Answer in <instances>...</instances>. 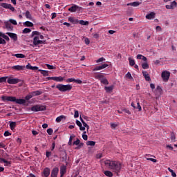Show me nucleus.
<instances>
[{
  "mask_svg": "<svg viewBox=\"0 0 177 177\" xmlns=\"http://www.w3.org/2000/svg\"><path fill=\"white\" fill-rule=\"evenodd\" d=\"M106 67H109V64H103L100 66H95L93 69V71H99L100 70H104V68H106Z\"/></svg>",
  "mask_w": 177,
  "mask_h": 177,
  "instance_id": "obj_11",
  "label": "nucleus"
},
{
  "mask_svg": "<svg viewBox=\"0 0 177 177\" xmlns=\"http://www.w3.org/2000/svg\"><path fill=\"white\" fill-rule=\"evenodd\" d=\"M136 109H138V111H142V106L139 102L137 103V107Z\"/></svg>",
  "mask_w": 177,
  "mask_h": 177,
  "instance_id": "obj_55",
  "label": "nucleus"
},
{
  "mask_svg": "<svg viewBox=\"0 0 177 177\" xmlns=\"http://www.w3.org/2000/svg\"><path fill=\"white\" fill-rule=\"evenodd\" d=\"M31 111L37 113L38 111H45L46 110V106L42 104H36L30 108Z\"/></svg>",
  "mask_w": 177,
  "mask_h": 177,
  "instance_id": "obj_4",
  "label": "nucleus"
},
{
  "mask_svg": "<svg viewBox=\"0 0 177 177\" xmlns=\"http://www.w3.org/2000/svg\"><path fill=\"white\" fill-rule=\"evenodd\" d=\"M40 34L41 33L39 32H38V31H33L32 32V37H34L35 35H36V37H39Z\"/></svg>",
  "mask_w": 177,
  "mask_h": 177,
  "instance_id": "obj_45",
  "label": "nucleus"
},
{
  "mask_svg": "<svg viewBox=\"0 0 177 177\" xmlns=\"http://www.w3.org/2000/svg\"><path fill=\"white\" fill-rule=\"evenodd\" d=\"M145 17L148 20H151V19H154V17H156V13L153 12H151L149 14H147Z\"/></svg>",
  "mask_w": 177,
  "mask_h": 177,
  "instance_id": "obj_21",
  "label": "nucleus"
},
{
  "mask_svg": "<svg viewBox=\"0 0 177 177\" xmlns=\"http://www.w3.org/2000/svg\"><path fill=\"white\" fill-rule=\"evenodd\" d=\"M50 156H52V152L47 151L46 152V157L47 158H49V157H50Z\"/></svg>",
  "mask_w": 177,
  "mask_h": 177,
  "instance_id": "obj_53",
  "label": "nucleus"
},
{
  "mask_svg": "<svg viewBox=\"0 0 177 177\" xmlns=\"http://www.w3.org/2000/svg\"><path fill=\"white\" fill-rule=\"evenodd\" d=\"M4 24L8 31H13V26H12V24L9 22V21L4 22Z\"/></svg>",
  "mask_w": 177,
  "mask_h": 177,
  "instance_id": "obj_17",
  "label": "nucleus"
},
{
  "mask_svg": "<svg viewBox=\"0 0 177 177\" xmlns=\"http://www.w3.org/2000/svg\"><path fill=\"white\" fill-rule=\"evenodd\" d=\"M82 138L84 139V140H88V135L83 134L82 135Z\"/></svg>",
  "mask_w": 177,
  "mask_h": 177,
  "instance_id": "obj_64",
  "label": "nucleus"
},
{
  "mask_svg": "<svg viewBox=\"0 0 177 177\" xmlns=\"http://www.w3.org/2000/svg\"><path fill=\"white\" fill-rule=\"evenodd\" d=\"M10 135H12V133H10V132L6 131L4 132V136L8 137V136H10Z\"/></svg>",
  "mask_w": 177,
  "mask_h": 177,
  "instance_id": "obj_59",
  "label": "nucleus"
},
{
  "mask_svg": "<svg viewBox=\"0 0 177 177\" xmlns=\"http://www.w3.org/2000/svg\"><path fill=\"white\" fill-rule=\"evenodd\" d=\"M95 80L100 81L101 84H103L104 85H109V80L104 75H103V74H96L95 75Z\"/></svg>",
  "mask_w": 177,
  "mask_h": 177,
  "instance_id": "obj_5",
  "label": "nucleus"
},
{
  "mask_svg": "<svg viewBox=\"0 0 177 177\" xmlns=\"http://www.w3.org/2000/svg\"><path fill=\"white\" fill-rule=\"evenodd\" d=\"M57 89H59L60 92H67V91H71L73 86L70 84H58L56 86Z\"/></svg>",
  "mask_w": 177,
  "mask_h": 177,
  "instance_id": "obj_3",
  "label": "nucleus"
},
{
  "mask_svg": "<svg viewBox=\"0 0 177 177\" xmlns=\"http://www.w3.org/2000/svg\"><path fill=\"white\" fill-rule=\"evenodd\" d=\"M47 68H48V70H55L56 67L53 66V65H50L48 64H46Z\"/></svg>",
  "mask_w": 177,
  "mask_h": 177,
  "instance_id": "obj_38",
  "label": "nucleus"
},
{
  "mask_svg": "<svg viewBox=\"0 0 177 177\" xmlns=\"http://www.w3.org/2000/svg\"><path fill=\"white\" fill-rule=\"evenodd\" d=\"M96 145V142L95 141H88L86 142L87 146H95Z\"/></svg>",
  "mask_w": 177,
  "mask_h": 177,
  "instance_id": "obj_40",
  "label": "nucleus"
},
{
  "mask_svg": "<svg viewBox=\"0 0 177 177\" xmlns=\"http://www.w3.org/2000/svg\"><path fill=\"white\" fill-rule=\"evenodd\" d=\"M170 138H171V140H172V142H175V139H176V136H175V133H171Z\"/></svg>",
  "mask_w": 177,
  "mask_h": 177,
  "instance_id": "obj_39",
  "label": "nucleus"
},
{
  "mask_svg": "<svg viewBox=\"0 0 177 177\" xmlns=\"http://www.w3.org/2000/svg\"><path fill=\"white\" fill-rule=\"evenodd\" d=\"M24 26L25 27H34V24L32 22L26 21V22L24 23Z\"/></svg>",
  "mask_w": 177,
  "mask_h": 177,
  "instance_id": "obj_25",
  "label": "nucleus"
},
{
  "mask_svg": "<svg viewBox=\"0 0 177 177\" xmlns=\"http://www.w3.org/2000/svg\"><path fill=\"white\" fill-rule=\"evenodd\" d=\"M168 171H169V172H171V176H173V177H176V173H175V171H174V170H172V169H171V168H168Z\"/></svg>",
  "mask_w": 177,
  "mask_h": 177,
  "instance_id": "obj_41",
  "label": "nucleus"
},
{
  "mask_svg": "<svg viewBox=\"0 0 177 177\" xmlns=\"http://www.w3.org/2000/svg\"><path fill=\"white\" fill-rule=\"evenodd\" d=\"M59 174V168L58 167H55L51 171V177H57V174Z\"/></svg>",
  "mask_w": 177,
  "mask_h": 177,
  "instance_id": "obj_16",
  "label": "nucleus"
},
{
  "mask_svg": "<svg viewBox=\"0 0 177 177\" xmlns=\"http://www.w3.org/2000/svg\"><path fill=\"white\" fill-rule=\"evenodd\" d=\"M126 78H128L129 80H133V77H132V75H131L130 72H128L126 74Z\"/></svg>",
  "mask_w": 177,
  "mask_h": 177,
  "instance_id": "obj_42",
  "label": "nucleus"
},
{
  "mask_svg": "<svg viewBox=\"0 0 177 177\" xmlns=\"http://www.w3.org/2000/svg\"><path fill=\"white\" fill-rule=\"evenodd\" d=\"M8 84H19L20 82V80L17 78H13L12 77H8L7 80Z\"/></svg>",
  "mask_w": 177,
  "mask_h": 177,
  "instance_id": "obj_9",
  "label": "nucleus"
},
{
  "mask_svg": "<svg viewBox=\"0 0 177 177\" xmlns=\"http://www.w3.org/2000/svg\"><path fill=\"white\" fill-rule=\"evenodd\" d=\"M80 142H81V140H80V139L77 138V140L73 142V145L75 146H79Z\"/></svg>",
  "mask_w": 177,
  "mask_h": 177,
  "instance_id": "obj_49",
  "label": "nucleus"
},
{
  "mask_svg": "<svg viewBox=\"0 0 177 177\" xmlns=\"http://www.w3.org/2000/svg\"><path fill=\"white\" fill-rule=\"evenodd\" d=\"M128 60H129V66H131V67H133V66L135 65V60L133 59L131 57H129Z\"/></svg>",
  "mask_w": 177,
  "mask_h": 177,
  "instance_id": "obj_30",
  "label": "nucleus"
},
{
  "mask_svg": "<svg viewBox=\"0 0 177 177\" xmlns=\"http://www.w3.org/2000/svg\"><path fill=\"white\" fill-rule=\"evenodd\" d=\"M46 41L39 40V36H35L33 38V45L34 46H38V45H45Z\"/></svg>",
  "mask_w": 177,
  "mask_h": 177,
  "instance_id": "obj_6",
  "label": "nucleus"
},
{
  "mask_svg": "<svg viewBox=\"0 0 177 177\" xmlns=\"http://www.w3.org/2000/svg\"><path fill=\"white\" fill-rule=\"evenodd\" d=\"M104 175H106V176H108V177H113V172L109 171V170H106L104 172Z\"/></svg>",
  "mask_w": 177,
  "mask_h": 177,
  "instance_id": "obj_31",
  "label": "nucleus"
},
{
  "mask_svg": "<svg viewBox=\"0 0 177 177\" xmlns=\"http://www.w3.org/2000/svg\"><path fill=\"white\" fill-rule=\"evenodd\" d=\"M140 5V3H139V1H134L133 3H127V6L137 7V6H139Z\"/></svg>",
  "mask_w": 177,
  "mask_h": 177,
  "instance_id": "obj_27",
  "label": "nucleus"
},
{
  "mask_svg": "<svg viewBox=\"0 0 177 177\" xmlns=\"http://www.w3.org/2000/svg\"><path fill=\"white\" fill-rule=\"evenodd\" d=\"M104 60H106V59H104V57H101L100 59H98L97 61H96V63H100L102 62H104Z\"/></svg>",
  "mask_w": 177,
  "mask_h": 177,
  "instance_id": "obj_54",
  "label": "nucleus"
},
{
  "mask_svg": "<svg viewBox=\"0 0 177 177\" xmlns=\"http://www.w3.org/2000/svg\"><path fill=\"white\" fill-rule=\"evenodd\" d=\"M6 80H8V77H0V84H1L2 82H6Z\"/></svg>",
  "mask_w": 177,
  "mask_h": 177,
  "instance_id": "obj_44",
  "label": "nucleus"
},
{
  "mask_svg": "<svg viewBox=\"0 0 177 177\" xmlns=\"http://www.w3.org/2000/svg\"><path fill=\"white\" fill-rule=\"evenodd\" d=\"M10 128L12 131H13V129H15V128H16V122H11L10 123Z\"/></svg>",
  "mask_w": 177,
  "mask_h": 177,
  "instance_id": "obj_32",
  "label": "nucleus"
},
{
  "mask_svg": "<svg viewBox=\"0 0 177 177\" xmlns=\"http://www.w3.org/2000/svg\"><path fill=\"white\" fill-rule=\"evenodd\" d=\"M113 89H114V85H111L109 86H104V90L106 91V93H111Z\"/></svg>",
  "mask_w": 177,
  "mask_h": 177,
  "instance_id": "obj_20",
  "label": "nucleus"
},
{
  "mask_svg": "<svg viewBox=\"0 0 177 177\" xmlns=\"http://www.w3.org/2000/svg\"><path fill=\"white\" fill-rule=\"evenodd\" d=\"M50 175V169H49V167L44 168L42 172V176L48 177Z\"/></svg>",
  "mask_w": 177,
  "mask_h": 177,
  "instance_id": "obj_15",
  "label": "nucleus"
},
{
  "mask_svg": "<svg viewBox=\"0 0 177 177\" xmlns=\"http://www.w3.org/2000/svg\"><path fill=\"white\" fill-rule=\"evenodd\" d=\"M47 133H48L49 135H52V133H53V129H47Z\"/></svg>",
  "mask_w": 177,
  "mask_h": 177,
  "instance_id": "obj_58",
  "label": "nucleus"
},
{
  "mask_svg": "<svg viewBox=\"0 0 177 177\" xmlns=\"http://www.w3.org/2000/svg\"><path fill=\"white\" fill-rule=\"evenodd\" d=\"M79 117H80V113L77 110L75 111L74 118H78Z\"/></svg>",
  "mask_w": 177,
  "mask_h": 177,
  "instance_id": "obj_51",
  "label": "nucleus"
},
{
  "mask_svg": "<svg viewBox=\"0 0 177 177\" xmlns=\"http://www.w3.org/2000/svg\"><path fill=\"white\" fill-rule=\"evenodd\" d=\"M177 7L176 1H173L170 3V5H166V9H175Z\"/></svg>",
  "mask_w": 177,
  "mask_h": 177,
  "instance_id": "obj_14",
  "label": "nucleus"
},
{
  "mask_svg": "<svg viewBox=\"0 0 177 177\" xmlns=\"http://www.w3.org/2000/svg\"><path fill=\"white\" fill-rule=\"evenodd\" d=\"M0 162H4V164H10V162L6 160V159L2 158V156H0Z\"/></svg>",
  "mask_w": 177,
  "mask_h": 177,
  "instance_id": "obj_33",
  "label": "nucleus"
},
{
  "mask_svg": "<svg viewBox=\"0 0 177 177\" xmlns=\"http://www.w3.org/2000/svg\"><path fill=\"white\" fill-rule=\"evenodd\" d=\"M22 32L23 34H28L31 32V29L26 28L23 30Z\"/></svg>",
  "mask_w": 177,
  "mask_h": 177,
  "instance_id": "obj_36",
  "label": "nucleus"
},
{
  "mask_svg": "<svg viewBox=\"0 0 177 177\" xmlns=\"http://www.w3.org/2000/svg\"><path fill=\"white\" fill-rule=\"evenodd\" d=\"M39 71L41 72V74H42L44 77H48V75H49L48 71H44V70L39 69Z\"/></svg>",
  "mask_w": 177,
  "mask_h": 177,
  "instance_id": "obj_29",
  "label": "nucleus"
},
{
  "mask_svg": "<svg viewBox=\"0 0 177 177\" xmlns=\"http://www.w3.org/2000/svg\"><path fill=\"white\" fill-rule=\"evenodd\" d=\"M82 146H84V143H82V142H80L79 143V146H77V147H76L75 148V150H80V149H81L82 147Z\"/></svg>",
  "mask_w": 177,
  "mask_h": 177,
  "instance_id": "obj_47",
  "label": "nucleus"
},
{
  "mask_svg": "<svg viewBox=\"0 0 177 177\" xmlns=\"http://www.w3.org/2000/svg\"><path fill=\"white\" fill-rule=\"evenodd\" d=\"M75 79H74V78H68V79H67L66 80V82H75Z\"/></svg>",
  "mask_w": 177,
  "mask_h": 177,
  "instance_id": "obj_57",
  "label": "nucleus"
},
{
  "mask_svg": "<svg viewBox=\"0 0 177 177\" xmlns=\"http://www.w3.org/2000/svg\"><path fill=\"white\" fill-rule=\"evenodd\" d=\"M161 77L165 82H167L168 80H169V77H171V73L168 71H164L162 72Z\"/></svg>",
  "mask_w": 177,
  "mask_h": 177,
  "instance_id": "obj_7",
  "label": "nucleus"
},
{
  "mask_svg": "<svg viewBox=\"0 0 177 177\" xmlns=\"http://www.w3.org/2000/svg\"><path fill=\"white\" fill-rule=\"evenodd\" d=\"M8 21L10 23V24H13V26H17V21L15 19H10Z\"/></svg>",
  "mask_w": 177,
  "mask_h": 177,
  "instance_id": "obj_37",
  "label": "nucleus"
},
{
  "mask_svg": "<svg viewBox=\"0 0 177 177\" xmlns=\"http://www.w3.org/2000/svg\"><path fill=\"white\" fill-rule=\"evenodd\" d=\"M0 45H6V40L2 37H0Z\"/></svg>",
  "mask_w": 177,
  "mask_h": 177,
  "instance_id": "obj_43",
  "label": "nucleus"
},
{
  "mask_svg": "<svg viewBox=\"0 0 177 177\" xmlns=\"http://www.w3.org/2000/svg\"><path fill=\"white\" fill-rule=\"evenodd\" d=\"M12 56H15L17 59H24L26 57L24 54H12Z\"/></svg>",
  "mask_w": 177,
  "mask_h": 177,
  "instance_id": "obj_26",
  "label": "nucleus"
},
{
  "mask_svg": "<svg viewBox=\"0 0 177 177\" xmlns=\"http://www.w3.org/2000/svg\"><path fill=\"white\" fill-rule=\"evenodd\" d=\"M25 16L26 19H28V20H32V16L31 15L30 11L27 10L25 13Z\"/></svg>",
  "mask_w": 177,
  "mask_h": 177,
  "instance_id": "obj_28",
  "label": "nucleus"
},
{
  "mask_svg": "<svg viewBox=\"0 0 177 177\" xmlns=\"http://www.w3.org/2000/svg\"><path fill=\"white\" fill-rule=\"evenodd\" d=\"M142 67L144 70H147V68H149V64H147V62H144L142 64Z\"/></svg>",
  "mask_w": 177,
  "mask_h": 177,
  "instance_id": "obj_35",
  "label": "nucleus"
},
{
  "mask_svg": "<svg viewBox=\"0 0 177 177\" xmlns=\"http://www.w3.org/2000/svg\"><path fill=\"white\" fill-rule=\"evenodd\" d=\"M75 82L76 84H82V80H75Z\"/></svg>",
  "mask_w": 177,
  "mask_h": 177,
  "instance_id": "obj_63",
  "label": "nucleus"
},
{
  "mask_svg": "<svg viewBox=\"0 0 177 177\" xmlns=\"http://www.w3.org/2000/svg\"><path fill=\"white\" fill-rule=\"evenodd\" d=\"M147 160L148 161H152V162H157V160L151 158H147Z\"/></svg>",
  "mask_w": 177,
  "mask_h": 177,
  "instance_id": "obj_56",
  "label": "nucleus"
},
{
  "mask_svg": "<svg viewBox=\"0 0 177 177\" xmlns=\"http://www.w3.org/2000/svg\"><path fill=\"white\" fill-rule=\"evenodd\" d=\"M66 171H67V167L66 165H62L60 167L61 177L64 176V174H66Z\"/></svg>",
  "mask_w": 177,
  "mask_h": 177,
  "instance_id": "obj_18",
  "label": "nucleus"
},
{
  "mask_svg": "<svg viewBox=\"0 0 177 177\" xmlns=\"http://www.w3.org/2000/svg\"><path fill=\"white\" fill-rule=\"evenodd\" d=\"M77 10L78 12L82 10V8L75 5V4H73L71 8H68V11L69 12H71V13H74L75 12H77Z\"/></svg>",
  "mask_w": 177,
  "mask_h": 177,
  "instance_id": "obj_8",
  "label": "nucleus"
},
{
  "mask_svg": "<svg viewBox=\"0 0 177 177\" xmlns=\"http://www.w3.org/2000/svg\"><path fill=\"white\" fill-rule=\"evenodd\" d=\"M5 40L9 41H10V39L9 38V37H8V35H4L3 37Z\"/></svg>",
  "mask_w": 177,
  "mask_h": 177,
  "instance_id": "obj_62",
  "label": "nucleus"
},
{
  "mask_svg": "<svg viewBox=\"0 0 177 177\" xmlns=\"http://www.w3.org/2000/svg\"><path fill=\"white\" fill-rule=\"evenodd\" d=\"M123 113H126L127 114L131 115V111H129V109H122Z\"/></svg>",
  "mask_w": 177,
  "mask_h": 177,
  "instance_id": "obj_50",
  "label": "nucleus"
},
{
  "mask_svg": "<svg viewBox=\"0 0 177 177\" xmlns=\"http://www.w3.org/2000/svg\"><path fill=\"white\" fill-rule=\"evenodd\" d=\"M74 136H71L70 138H69V141H68V145L71 146V145H73V139Z\"/></svg>",
  "mask_w": 177,
  "mask_h": 177,
  "instance_id": "obj_48",
  "label": "nucleus"
},
{
  "mask_svg": "<svg viewBox=\"0 0 177 177\" xmlns=\"http://www.w3.org/2000/svg\"><path fill=\"white\" fill-rule=\"evenodd\" d=\"M63 120H66V116L63 115L58 116L55 120L56 122H61Z\"/></svg>",
  "mask_w": 177,
  "mask_h": 177,
  "instance_id": "obj_24",
  "label": "nucleus"
},
{
  "mask_svg": "<svg viewBox=\"0 0 177 177\" xmlns=\"http://www.w3.org/2000/svg\"><path fill=\"white\" fill-rule=\"evenodd\" d=\"M92 36H93V38H95V39H99V37H100V35H99V33H92Z\"/></svg>",
  "mask_w": 177,
  "mask_h": 177,
  "instance_id": "obj_46",
  "label": "nucleus"
},
{
  "mask_svg": "<svg viewBox=\"0 0 177 177\" xmlns=\"http://www.w3.org/2000/svg\"><path fill=\"white\" fill-rule=\"evenodd\" d=\"M104 164L106 167H108L109 169H111V171L115 174H118L121 171V162L119 161L105 160Z\"/></svg>",
  "mask_w": 177,
  "mask_h": 177,
  "instance_id": "obj_2",
  "label": "nucleus"
},
{
  "mask_svg": "<svg viewBox=\"0 0 177 177\" xmlns=\"http://www.w3.org/2000/svg\"><path fill=\"white\" fill-rule=\"evenodd\" d=\"M1 6L4 9H10L11 12H15V7L12 6V4H8L6 3H1Z\"/></svg>",
  "mask_w": 177,
  "mask_h": 177,
  "instance_id": "obj_10",
  "label": "nucleus"
},
{
  "mask_svg": "<svg viewBox=\"0 0 177 177\" xmlns=\"http://www.w3.org/2000/svg\"><path fill=\"white\" fill-rule=\"evenodd\" d=\"M48 80H53V81H56L57 82H62L64 81V77L59 76V77H48Z\"/></svg>",
  "mask_w": 177,
  "mask_h": 177,
  "instance_id": "obj_13",
  "label": "nucleus"
},
{
  "mask_svg": "<svg viewBox=\"0 0 177 177\" xmlns=\"http://www.w3.org/2000/svg\"><path fill=\"white\" fill-rule=\"evenodd\" d=\"M84 42H85L86 45H89V44H91V41H89V39H88V38L84 39Z\"/></svg>",
  "mask_w": 177,
  "mask_h": 177,
  "instance_id": "obj_60",
  "label": "nucleus"
},
{
  "mask_svg": "<svg viewBox=\"0 0 177 177\" xmlns=\"http://www.w3.org/2000/svg\"><path fill=\"white\" fill-rule=\"evenodd\" d=\"M111 128H112V129H115L117 128V124L114 123H111Z\"/></svg>",
  "mask_w": 177,
  "mask_h": 177,
  "instance_id": "obj_61",
  "label": "nucleus"
},
{
  "mask_svg": "<svg viewBox=\"0 0 177 177\" xmlns=\"http://www.w3.org/2000/svg\"><path fill=\"white\" fill-rule=\"evenodd\" d=\"M42 93L39 91H32L25 97V99H17L13 96L3 95L1 100L3 102H14L17 104H26V100H30V99L34 97V96H39Z\"/></svg>",
  "mask_w": 177,
  "mask_h": 177,
  "instance_id": "obj_1",
  "label": "nucleus"
},
{
  "mask_svg": "<svg viewBox=\"0 0 177 177\" xmlns=\"http://www.w3.org/2000/svg\"><path fill=\"white\" fill-rule=\"evenodd\" d=\"M6 35H8V37H10V38L13 39L14 41H17V34L8 32H6Z\"/></svg>",
  "mask_w": 177,
  "mask_h": 177,
  "instance_id": "obj_19",
  "label": "nucleus"
},
{
  "mask_svg": "<svg viewBox=\"0 0 177 177\" xmlns=\"http://www.w3.org/2000/svg\"><path fill=\"white\" fill-rule=\"evenodd\" d=\"M142 75L145 77V80L148 82L151 81V78H150V75H149L147 71H142Z\"/></svg>",
  "mask_w": 177,
  "mask_h": 177,
  "instance_id": "obj_22",
  "label": "nucleus"
},
{
  "mask_svg": "<svg viewBox=\"0 0 177 177\" xmlns=\"http://www.w3.org/2000/svg\"><path fill=\"white\" fill-rule=\"evenodd\" d=\"M26 68V66H21V65H15L14 66H12V70H15V71H23Z\"/></svg>",
  "mask_w": 177,
  "mask_h": 177,
  "instance_id": "obj_12",
  "label": "nucleus"
},
{
  "mask_svg": "<svg viewBox=\"0 0 177 177\" xmlns=\"http://www.w3.org/2000/svg\"><path fill=\"white\" fill-rule=\"evenodd\" d=\"M156 90L158 91V92H159L160 95H161V93L162 92V88H161V86H158L156 87Z\"/></svg>",
  "mask_w": 177,
  "mask_h": 177,
  "instance_id": "obj_52",
  "label": "nucleus"
},
{
  "mask_svg": "<svg viewBox=\"0 0 177 177\" xmlns=\"http://www.w3.org/2000/svg\"><path fill=\"white\" fill-rule=\"evenodd\" d=\"M68 21L73 24H78V23H80V21L74 17H68Z\"/></svg>",
  "mask_w": 177,
  "mask_h": 177,
  "instance_id": "obj_23",
  "label": "nucleus"
},
{
  "mask_svg": "<svg viewBox=\"0 0 177 177\" xmlns=\"http://www.w3.org/2000/svg\"><path fill=\"white\" fill-rule=\"evenodd\" d=\"M80 24H81L82 26H88V24H89V22L88 21L80 20Z\"/></svg>",
  "mask_w": 177,
  "mask_h": 177,
  "instance_id": "obj_34",
  "label": "nucleus"
}]
</instances>
